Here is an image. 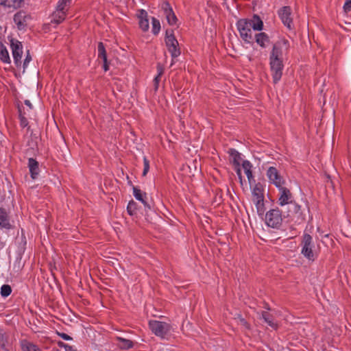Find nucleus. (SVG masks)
Returning <instances> with one entry per match:
<instances>
[{"label": "nucleus", "mask_w": 351, "mask_h": 351, "mask_svg": "<svg viewBox=\"0 0 351 351\" xmlns=\"http://www.w3.org/2000/svg\"><path fill=\"white\" fill-rule=\"evenodd\" d=\"M237 29L241 37L248 43H252L255 40L257 44H265L269 42V38L265 32L254 33L250 24L247 23V19H240L237 23Z\"/></svg>", "instance_id": "f257e3e1"}, {"label": "nucleus", "mask_w": 351, "mask_h": 351, "mask_svg": "<svg viewBox=\"0 0 351 351\" xmlns=\"http://www.w3.org/2000/svg\"><path fill=\"white\" fill-rule=\"evenodd\" d=\"M282 51L280 45H274L270 55V69L274 84L278 83L282 77L283 64H282Z\"/></svg>", "instance_id": "f03ea898"}, {"label": "nucleus", "mask_w": 351, "mask_h": 351, "mask_svg": "<svg viewBox=\"0 0 351 351\" xmlns=\"http://www.w3.org/2000/svg\"><path fill=\"white\" fill-rule=\"evenodd\" d=\"M300 245L301 254L308 261H314L317 256L314 252L315 245L313 237L308 233H304L302 237Z\"/></svg>", "instance_id": "7ed1b4c3"}, {"label": "nucleus", "mask_w": 351, "mask_h": 351, "mask_svg": "<svg viewBox=\"0 0 351 351\" xmlns=\"http://www.w3.org/2000/svg\"><path fill=\"white\" fill-rule=\"evenodd\" d=\"M279 191L278 204L281 206L286 204H291V209L298 214L300 211V206L294 203L293 204V195L290 190L284 186L278 188Z\"/></svg>", "instance_id": "20e7f679"}, {"label": "nucleus", "mask_w": 351, "mask_h": 351, "mask_svg": "<svg viewBox=\"0 0 351 351\" xmlns=\"http://www.w3.org/2000/svg\"><path fill=\"white\" fill-rule=\"evenodd\" d=\"M149 327L155 335L162 339L165 338L169 334L171 328L168 323L158 320H150Z\"/></svg>", "instance_id": "39448f33"}, {"label": "nucleus", "mask_w": 351, "mask_h": 351, "mask_svg": "<svg viewBox=\"0 0 351 351\" xmlns=\"http://www.w3.org/2000/svg\"><path fill=\"white\" fill-rule=\"evenodd\" d=\"M252 201L258 212L263 211L264 206V189L261 183L256 184L252 189Z\"/></svg>", "instance_id": "423d86ee"}, {"label": "nucleus", "mask_w": 351, "mask_h": 351, "mask_svg": "<svg viewBox=\"0 0 351 351\" xmlns=\"http://www.w3.org/2000/svg\"><path fill=\"white\" fill-rule=\"evenodd\" d=\"M282 222V212L278 208L271 209L265 215V223L271 228H278Z\"/></svg>", "instance_id": "0eeeda50"}, {"label": "nucleus", "mask_w": 351, "mask_h": 351, "mask_svg": "<svg viewBox=\"0 0 351 351\" xmlns=\"http://www.w3.org/2000/svg\"><path fill=\"white\" fill-rule=\"evenodd\" d=\"M266 175L269 182L275 185L276 188H279L285 185V180L280 174V173L278 172L276 167H269L267 171Z\"/></svg>", "instance_id": "6e6552de"}, {"label": "nucleus", "mask_w": 351, "mask_h": 351, "mask_svg": "<svg viewBox=\"0 0 351 351\" xmlns=\"http://www.w3.org/2000/svg\"><path fill=\"white\" fill-rule=\"evenodd\" d=\"M160 8L166 17L167 23L170 25H176L178 22V18L176 16L173 10V8L169 4V3L168 1H163L160 4Z\"/></svg>", "instance_id": "1a4fd4ad"}, {"label": "nucleus", "mask_w": 351, "mask_h": 351, "mask_svg": "<svg viewBox=\"0 0 351 351\" xmlns=\"http://www.w3.org/2000/svg\"><path fill=\"white\" fill-rule=\"evenodd\" d=\"M278 15L282 23L289 29L293 28V19L291 17V8L284 6L278 10Z\"/></svg>", "instance_id": "9d476101"}, {"label": "nucleus", "mask_w": 351, "mask_h": 351, "mask_svg": "<svg viewBox=\"0 0 351 351\" xmlns=\"http://www.w3.org/2000/svg\"><path fill=\"white\" fill-rule=\"evenodd\" d=\"M29 19L30 16L23 10L18 12L14 16V21L19 29H24Z\"/></svg>", "instance_id": "9b49d317"}, {"label": "nucleus", "mask_w": 351, "mask_h": 351, "mask_svg": "<svg viewBox=\"0 0 351 351\" xmlns=\"http://www.w3.org/2000/svg\"><path fill=\"white\" fill-rule=\"evenodd\" d=\"M138 18L140 28L144 32L147 31L149 27L147 12L143 9L138 10Z\"/></svg>", "instance_id": "f8f14e48"}, {"label": "nucleus", "mask_w": 351, "mask_h": 351, "mask_svg": "<svg viewBox=\"0 0 351 351\" xmlns=\"http://www.w3.org/2000/svg\"><path fill=\"white\" fill-rule=\"evenodd\" d=\"M12 50V56L14 58V64L16 66L21 64V58L23 53V45H11Z\"/></svg>", "instance_id": "ddd939ff"}, {"label": "nucleus", "mask_w": 351, "mask_h": 351, "mask_svg": "<svg viewBox=\"0 0 351 351\" xmlns=\"http://www.w3.org/2000/svg\"><path fill=\"white\" fill-rule=\"evenodd\" d=\"M0 227L5 229H10L12 228L10 217L7 211L2 208H0Z\"/></svg>", "instance_id": "4468645a"}, {"label": "nucleus", "mask_w": 351, "mask_h": 351, "mask_svg": "<svg viewBox=\"0 0 351 351\" xmlns=\"http://www.w3.org/2000/svg\"><path fill=\"white\" fill-rule=\"evenodd\" d=\"M247 23L250 24V27L253 29L254 31L261 30L263 27V21L261 18L254 14L252 19H246Z\"/></svg>", "instance_id": "2eb2a0df"}, {"label": "nucleus", "mask_w": 351, "mask_h": 351, "mask_svg": "<svg viewBox=\"0 0 351 351\" xmlns=\"http://www.w3.org/2000/svg\"><path fill=\"white\" fill-rule=\"evenodd\" d=\"M228 153L230 156V162L234 166L241 165V154L235 149L230 148L228 149Z\"/></svg>", "instance_id": "dca6fc26"}, {"label": "nucleus", "mask_w": 351, "mask_h": 351, "mask_svg": "<svg viewBox=\"0 0 351 351\" xmlns=\"http://www.w3.org/2000/svg\"><path fill=\"white\" fill-rule=\"evenodd\" d=\"M98 58L101 59L103 62V68L105 71L109 70V63L108 62L107 53L104 45H99L98 47Z\"/></svg>", "instance_id": "f3484780"}, {"label": "nucleus", "mask_w": 351, "mask_h": 351, "mask_svg": "<svg viewBox=\"0 0 351 351\" xmlns=\"http://www.w3.org/2000/svg\"><path fill=\"white\" fill-rule=\"evenodd\" d=\"M66 10H60L57 7L56 10L53 13L51 23L56 25L62 23L65 19Z\"/></svg>", "instance_id": "a211bd4d"}, {"label": "nucleus", "mask_w": 351, "mask_h": 351, "mask_svg": "<svg viewBox=\"0 0 351 351\" xmlns=\"http://www.w3.org/2000/svg\"><path fill=\"white\" fill-rule=\"evenodd\" d=\"M28 167L31 173V177L33 179L36 178L39 173L38 162L35 159L30 158L28 160Z\"/></svg>", "instance_id": "6ab92c4d"}, {"label": "nucleus", "mask_w": 351, "mask_h": 351, "mask_svg": "<svg viewBox=\"0 0 351 351\" xmlns=\"http://www.w3.org/2000/svg\"><path fill=\"white\" fill-rule=\"evenodd\" d=\"M117 345L122 350H129L133 348L134 342L130 339H127L121 337H117Z\"/></svg>", "instance_id": "aec40b11"}, {"label": "nucleus", "mask_w": 351, "mask_h": 351, "mask_svg": "<svg viewBox=\"0 0 351 351\" xmlns=\"http://www.w3.org/2000/svg\"><path fill=\"white\" fill-rule=\"evenodd\" d=\"M242 167L244 170L245 173L247 176L250 184H251L254 180V176L252 171V165L248 160H243L242 162Z\"/></svg>", "instance_id": "412c9836"}, {"label": "nucleus", "mask_w": 351, "mask_h": 351, "mask_svg": "<svg viewBox=\"0 0 351 351\" xmlns=\"http://www.w3.org/2000/svg\"><path fill=\"white\" fill-rule=\"evenodd\" d=\"M133 195L137 200L141 201L143 204L145 208H148L149 209L151 208L150 206L146 202V201L144 199V196H146V194L145 193H143L137 187H133Z\"/></svg>", "instance_id": "4be33fe9"}, {"label": "nucleus", "mask_w": 351, "mask_h": 351, "mask_svg": "<svg viewBox=\"0 0 351 351\" xmlns=\"http://www.w3.org/2000/svg\"><path fill=\"white\" fill-rule=\"evenodd\" d=\"M21 346L23 351H41L36 345L27 340H22Z\"/></svg>", "instance_id": "5701e85b"}, {"label": "nucleus", "mask_w": 351, "mask_h": 351, "mask_svg": "<svg viewBox=\"0 0 351 351\" xmlns=\"http://www.w3.org/2000/svg\"><path fill=\"white\" fill-rule=\"evenodd\" d=\"M262 318L272 328L277 329L278 324L274 322L273 317L267 311H263L261 313Z\"/></svg>", "instance_id": "b1692460"}, {"label": "nucleus", "mask_w": 351, "mask_h": 351, "mask_svg": "<svg viewBox=\"0 0 351 351\" xmlns=\"http://www.w3.org/2000/svg\"><path fill=\"white\" fill-rule=\"evenodd\" d=\"M0 60L4 64L11 62L9 52L4 45H0Z\"/></svg>", "instance_id": "393cba45"}, {"label": "nucleus", "mask_w": 351, "mask_h": 351, "mask_svg": "<svg viewBox=\"0 0 351 351\" xmlns=\"http://www.w3.org/2000/svg\"><path fill=\"white\" fill-rule=\"evenodd\" d=\"M165 41L166 44H179L172 29H167Z\"/></svg>", "instance_id": "a878e982"}, {"label": "nucleus", "mask_w": 351, "mask_h": 351, "mask_svg": "<svg viewBox=\"0 0 351 351\" xmlns=\"http://www.w3.org/2000/svg\"><path fill=\"white\" fill-rule=\"evenodd\" d=\"M180 45H168V51L171 53L172 58H176L180 55Z\"/></svg>", "instance_id": "bb28decb"}, {"label": "nucleus", "mask_w": 351, "mask_h": 351, "mask_svg": "<svg viewBox=\"0 0 351 351\" xmlns=\"http://www.w3.org/2000/svg\"><path fill=\"white\" fill-rule=\"evenodd\" d=\"M152 32L154 34L156 35L159 33L160 30V23L159 20L156 19L155 17L152 18Z\"/></svg>", "instance_id": "cd10ccee"}, {"label": "nucleus", "mask_w": 351, "mask_h": 351, "mask_svg": "<svg viewBox=\"0 0 351 351\" xmlns=\"http://www.w3.org/2000/svg\"><path fill=\"white\" fill-rule=\"evenodd\" d=\"M136 210L137 204L133 200L130 201L127 206V211L128 214L133 216L136 214Z\"/></svg>", "instance_id": "c85d7f7f"}, {"label": "nucleus", "mask_w": 351, "mask_h": 351, "mask_svg": "<svg viewBox=\"0 0 351 351\" xmlns=\"http://www.w3.org/2000/svg\"><path fill=\"white\" fill-rule=\"evenodd\" d=\"M12 293L11 287L8 285H3L1 287V295L2 297H8Z\"/></svg>", "instance_id": "c756f323"}, {"label": "nucleus", "mask_w": 351, "mask_h": 351, "mask_svg": "<svg viewBox=\"0 0 351 351\" xmlns=\"http://www.w3.org/2000/svg\"><path fill=\"white\" fill-rule=\"evenodd\" d=\"M71 2V0H60L57 6L60 10H67L66 7L70 5Z\"/></svg>", "instance_id": "7c9ffc66"}, {"label": "nucleus", "mask_w": 351, "mask_h": 351, "mask_svg": "<svg viewBox=\"0 0 351 351\" xmlns=\"http://www.w3.org/2000/svg\"><path fill=\"white\" fill-rule=\"evenodd\" d=\"M149 170V161L146 156L143 157V176H145Z\"/></svg>", "instance_id": "2f4dec72"}, {"label": "nucleus", "mask_w": 351, "mask_h": 351, "mask_svg": "<svg viewBox=\"0 0 351 351\" xmlns=\"http://www.w3.org/2000/svg\"><path fill=\"white\" fill-rule=\"evenodd\" d=\"M32 60V57L29 54V50H27V54H26V57L24 60V62H23V69L24 70L27 67L29 63L31 62Z\"/></svg>", "instance_id": "473e14b6"}, {"label": "nucleus", "mask_w": 351, "mask_h": 351, "mask_svg": "<svg viewBox=\"0 0 351 351\" xmlns=\"http://www.w3.org/2000/svg\"><path fill=\"white\" fill-rule=\"evenodd\" d=\"M234 169L236 171L237 175L240 180V182L242 183L243 177H242V174H241V165L234 166Z\"/></svg>", "instance_id": "72a5a7b5"}, {"label": "nucleus", "mask_w": 351, "mask_h": 351, "mask_svg": "<svg viewBox=\"0 0 351 351\" xmlns=\"http://www.w3.org/2000/svg\"><path fill=\"white\" fill-rule=\"evenodd\" d=\"M345 12H348L351 10V0H346L343 5Z\"/></svg>", "instance_id": "f704fd0d"}, {"label": "nucleus", "mask_w": 351, "mask_h": 351, "mask_svg": "<svg viewBox=\"0 0 351 351\" xmlns=\"http://www.w3.org/2000/svg\"><path fill=\"white\" fill-rule=\"evenodd\" d=\"M59 337H60L62 339L66 341H71L72 340V337H70L69 335L64 333V332H59L58 333Z\"/></svg>", "instance_id": "c9c22d12"}, {"label": "nucleus", "mask_w": 351, "mask_h": 351, "mask_svg": "<svg viewBox=\"0 0 351 351\" xmlns=\"http://www.w3.org/2000/svg\"><path fill=\"white\" fill-rule=\"evenodd\" d=\"M28 121L24 117H21V125L25 128L27 125Z\"/></svg>", "instance_id": "e433bc0d"}, {"label": "nucleus", "mask_w": 351, "mask_h": 351, "mask_svg": "<svg viewBox=\"0 0 351 351\" xmlns=\"http://www.w3.org/2000/svg\"><path fill=\"white\" fill-rule=\"evenodd\" d=\"M62 346L64 349H65V351H77L75 349H74L72 346H69L67 344H64V343H62Z\"/></svg>", "instance_id": "4c0bfd02"}, {"label": "nucleus", "mask_w": 351, "mask_h": 351, "mask_svg": "<svg viewBox=\"0 0 351 351\" xmlns=\"http://www.w3.org/2000/svg\"><path fill=\"white\" fill-rule=\"evenodd\" d=\"M157 71H158V76H161L162 74H163V72H164V69L162 68V66L160 64H158L157 66Z\"/></svg>", "instance_id": "58836bf2"}, {"label": "nucleus", "mask_w": 351, "mask_h": 351, "mask_svg": "<svg viewBox=\"0 0 351 351\" xmlns=\"http://www.w3.org/2000/svg\"><path fill=\"white\" fill-rule=\"evenodd\" d=\"M160 76H158V75H156L154 80V84H155V86H156V88H158V83L160 82Z\"/></svg>", "instance_id": "ea45409f"}, {"label": "nucleus", "mask_w": 351, "mask_h": 351, "mask_svg": "<svg viewBox=\"0 0 351 351\" xmlns=\"http://www.w3.org/2000/svg\"><path fill=\"white\" fill-rule=\"evenodd\" d=\"M239 321H240V322H241V324L242 325L245 326V327H247V328L248 327L247 323V322L245 320V319H243V318H241H241H239Z\"/></svg>", "instance_id": "a19ab883"}, {"label": "nucleus", "mask_w": 351, "mask_h": 351, "mask_svg": "<svg viewBox=\"0 0 351 351\" xmlns=\"http://www.w3.org/2000/svg\"><path fill=\"white\" fill-rule=\"evenodd\" d=\"M25 104L27 106H28L29 108H32V104H31L30 101H29V100H25Z\"/></svg>", "instance_id": "79ce46f5"}, {"label": "nucleus", "mask_w": 351, "mask_h": 351, "mask_svg": "<svg viewBox=\"0 0 351 351\" xmlns=\"http://www.w3.org/2000/svg\"><path fill=\"white\" fill-rule=\"evenodd\" d=\"M7 0H0V5H5Z\"/></svg>", "instance_id": "37998d69"}, {"label": "nucleus", "mask_w": 351, "mask_h": 351, "mask_svg": "<svg viewBox=\"0 0 351 351\" xmlns=\"http://www.w3.org/2000/svg\"><path fill=\"white\" fill-rule=\"evenodd\" d=\"M16 44L21 45V42H17V43H16Z\"/></svg>", "instance_id": "c03bdc74"}]
</instances>
